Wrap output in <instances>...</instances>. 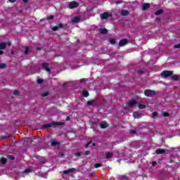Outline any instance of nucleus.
<instances>
[{"label":"nucleus","mask_w":180,"mask_h":180,"mask_svg":"<svg viewBox=\"0 0 180 180\" xmlns=\"http://www.w3.org/2000/svg\"><path fill=\"white\" fill-rule=\"evenodd\" d=\"M25 174H30V172H32V169L28 168L24 171Z\"/></svg>","instance_id":"72a5a7b5"},{"label":"nucleus","mask_w":180,"mask_h":180,"mask_svg":"<svg viewBox=\"0 0 180 180\" xmlns=\"http://www.w3.org/2000/svg\"><path fill=\"white\" fill-rule=\"evenodd\" d=\"M75 155L76 157H81V155H82V153L81 152H76V153L75 154Z\"/></svg>","instance_id":"e433bc0d"},{"label":"nucleus","mask_w":180,"mask_h":180,"mask_svg":"<svg viewBox=\"0 0 180 180\" xmlns=\"http://www.w3.org/2000/svg\"><path fill=\"white\" fill-rule=\"evenodd\" d=\"M158 116V112H154L152 114V117L154 119V117H157Z\"/></svg>","instance_id":"2f4dec72"},{"label":"nucleus","mask_w":180,"mask_h":180,"mask_svg":"<svg viewBox=\"0 0 180 180\" xmlns=\"http://www.w3.org/2000/svg\"><path fill=\"white\" fill-rule=\"evenodd\" d=\"M131 134H136V133H137V131L136 130H132L130 131Z\"/></svg>","instance_id":"a18cd8bd"},{"label":"nucleus","mask_w":180,"mask_h":180,"mask_svg":"<svg viewBox=\"0 0 180 180\" xmlns=\"http://www.w3.org/2000/svg\"><path fill=\"white\" fill-rule=\"evenodd\" d=\"M100 127L101 129H106V127H108V123H106V122L105 121L101 122L100 124Z\"/></svg>","instance_id":"dca6fc26"},{"label":"nucleus","mask_w":180,"mask_h":180,"mask_svg":"<svg viewBox=\"0 0 180 180\" xmlns=\"http://www.w3.org/2000/svg\"><path fill=\"white\" fill-rule=\"evenodd\" d=\"M70 9H75V8H78L79 6V3L77 1H72L68 5Z\"/></svg>","instance_id":"39448f33"},{"label":"nucleus","mask_w":180,"mask_h":180,"mask_svg":"<svg viewBox=\"0 0 180 180\" xmlns=\"http://www.w3.org/2000/svg\"><path fill=\"white\" fill-rule=\"evenodd\" d=\"M148 8H150V4H148V3L144 4H143V6H142V9H143V11H147V9H148Z\"/></svg>","instance_id":"a211bd4d"},{"label":"nucleus","mask_w":180,"mask_h":180,"mask_svg":"<svg viewBox=\"0 0 180 180\" xmlns=\"http://www.w3.org/2000/svg\"><path fill=\"white\" fill-rule=\"evenodd\" d=\"M120 180H129V177H127V176L122 174L120 176V177L119 178Z\"/></svg>","instance_id":"4be33fe9"},{"label":"nucleus","mask_w":180,"mask_h":180,"mask_svg":"<svg viewBox=\"0 0 180 180\" xmlns=\"http://www.w3.org/2000/svg\"><path fill=\"white\" fill-rule=\"evenodd\" d=\"M162 116H164L165 117H168V116H169V113L167 112H163L162 113Z\"/></svg>","instance_id":"7c9ffc66"},{"label":"nucleus","mask_w":180,"mask_h":180,"mask_svg":"<svg viewBox=\"0 0 180 180\" xmlns=\"http://www.w3.org/2000/svg\"><path fill=\"white\" fill-rule=\"evenodd\" d=\"M49 20H51V19H54V15H49L48 17Z\"/></svg>","instance_id":"37998d69"},{"label":"nucleus","mask_w":180,"mask_h":180,"mask_svg":"<svg viewBox=\"0 0 180 180\" xmlns=\"http://www.w3.org/2000/svg\"><path fill=\"white\" fill-rule=\"evenodd\" d=\"M116 4H117V5H119L120 4H122V1H118L116 2Z\"/></svg>","instance_id":"09e8293b"},{"label":"nucleus","mask_w":180,"mask_h":180,"mask_svg":"<svg viewBox=\"0 0 180 180\" xmlns=\"http://www.w3.org/2000/svg\"><path fill=\"white\" fill-rule=\"evenodd\" d=\"M143 72L141 70L138 71V74L140 75Z\"/></svg>","instance_id":"8fccbe9b"},{"label":"nucleus","mask_w":180,"mask_h":180,"mask_svg":"<svg viewBox=\"0 0 180 180\" xmlns=\"http://www.w3.org/2000/svg\"><path fill=\"white\" fill-rule=\"evenodd\" d=\"M100 33L101 34H106V33H108V30L106 28H101Z\"/></svg>","instance_id":"6ab92c4d"},{"label":"nucleus","mask_w":180,"mask_h":180,"mask_svg":"<svg viewBox=\"0 0 180 180\" xmlns=\"http://www.w3.org/2000/svg\"><path fill=\"white\" fill-rule=\"evenodd\" d=\"M13 94L16 95V96L19 95V91L15 90L14 92H13Z\"/></svg>","instance_id":"79ce46f5"},{"label":"nucleus","mask_w":180,"mask_h":180,"mask_svg":"<svg viewBox=\"0 0 180 180\" xmlns=\"http://www.w3.org/2000/svg\"><path fill=\"white\" fill-rule=\"evenodd\" d=\"M172 79L173 81H178V79H179V76L177 75H174L172 76Z\"/></svg>","instance_id":"b1692460"},{"label":"nucleus","mask_w":180,"mask_h":180,"mask_svg":"<svg viewBox=\"0 0 180 180\" xmlns=\"http://www.w3.org/2000/svg\"><path fill=\"white\" fill-rule=\"evenodd\" d=\"M4 54V52L2 51H0V56H2Z\"/></svg>","instance_id":"603ef678"},{"label":"nucleus","mask_w":180,"mask_h":180,"mask_svg":"<svg viewBox=\"0 0 180 180\" xmlns=\"http://www.w3.org/2000/svg\"><path fill=\"white\" fill-rule=\"evenodd\" d=\"M37 51H40V50H41L40 48H37Z\"/></svg>","instance_id":"5fc2aeb1"},{"label":"nucleus","mask_w":180,"mask_h":180,"mask_svg":"<svg viewBox=\"0 0 180 180\" xmlns=\"http://www.w3.org/2000/svg\"><path fill=\"white\" fill-rule=\"evenodd\" d=\"M128 105L129 108H132V106H136V105H137V101L130 100Z\"/></svg>","instance_id":"1a4fd4ad"},{"label":"nucleus","mask_w":180,"mask_h":180,"mask_svg":"<svg viewBox=\"0 0 180 180\" xmlns=\"http://www.w3.org/2000/svg\"><path fill=\"white\" fill-rule=\"evenodd\" d=\"M127 43H129L127 39H123L120 41L119 46H120V47H123V46H126V44H127Z\"/></svg>","instance_id":"6e6552de"},{"label":"nucleus","mask_w":180,"mask_h":180,"mask_svg":"<svg viewBox=\"0 0 180 180\" xmlns=\"http://www.w3.org/2000/svg\"><path fill=\"white\" fill-rule=\"evenodd\" d=\"M91 144V142H88L86 145H85V148H88V147H89V145Z\"/></svg>","instance_id":"49530a36"},{"label":"nucleus","mask_w":180,"mask_h":180,"mask_svg":"<svg viewBox=\"0 0 180 180\" xmlns=\"http://www.w3.org/2000/svg\"><path fill=\"white\" fill-rule=\"evenodd\" d=\"M129 13V11L127 10H124V9L121 10V13H120L121 16H127Z\"/></svg>","instance_id":"ddd939ff"},{"label":"nucleus","mask_w":180,"mask_h":180,"mask_svg":"<svg viewBox=\"0 0 180 180\" xmlns=\"http://www.w3.org/2000/svg\"><path fill=\"white\" fill-rule=\"evenodd\" d=\"M11 54H15V53L13 52V51H11Z\"/></svg>","instance_id":"6e6d98bb"},{"label":"nucleus","mask_w":180,"mask_h":180,"mask_svg":"<svg viewBox=\"0 0 180 180\" xmlns=\"http://www.w3.org/2000/svg\"><path fill=\"white\" fill-rule=\"evenodd\" d=\"M7 157L8 160H11V161H13L15 160V157H13V155H8Z\"/></svg>","instance_id":"473e14b6"},{"label":"nucleus","mask_w":180,"mask_h":180,"mask_svg":"<svg viewBox=\"0 0 180 180\" xmlns=\"http://www.w3.org/2000/svg\"><path fill=\"white\" fill-rule=\"evenodd\" d=\"M25 56H27L29 54V46H25Z\"/></svg>","instance_id":"c756f323"},{"label":"nucleus","mask_w":180,"mask_h":180,"mask_svg":"<svg viewBox=\"0 0 180 180\" xmlns=\"http://www.w3.org/2000/svg\"><path fill=\"white\" fill-rule=\"evenodd\" d=\"M81 20V17H75L71 20L72 23H78Z\"/></svg>","instance_id":"9b49d317"},{"label":"nucleus","mask_w":180,"mask_h":180,"mask_svg":"<svg viewBox=\"0 0 180 180\" xmlns=\"http://www.w3.org/2000/svg\"><path fill=\"white\" fill-rule=\"evenodd\" d=\"M63 28H64V24L60 23L57 26H53L52 27V30L53 32H57V30H59L60 29H63Z\"/></svg>","instance_id":"0eeeda50"},{"label":"nucleus","mask_w":180,"mask_h":180,"mask_svg":"<svg viewBox=\"0 0 180 180\" xmlns=\"http://www.w3.org/2000/svg\"><path fill=\"white\" fill-rule=\"evenodd\" d=\"M6 44H7V46H8V47L11 46V42H8V43H6Z\"/></svg>","instance_id":"3c124183"},{"label":"nucleus","mask_w":180,"mask_h":180,"mask_svg":"<svg viewBox=\"0 0 180 180\" xmlns=\"http://www.w3.org/2000/svg\"><path fill=\"white\" fill-rule=\"evenodd\" d=\"M41 65H42V68L44 70H45V71H47V72H49V74H50V72L51 71V69L49 68V67H50V64L47 63H42Z\"/></svg>","instance_id":"423d86ee"},{"label":"nucleus","mask_w":180,"mask_h":180,"mask_svg":"<svg viewBox=\"0 0 180 180\" xmlns=\"http://www.w3.org/2000/svg\"><path fill=\"white\" fill-rule=\"evenodd\" d=\"M94 103H95V100H91L87 101V105H89V106H92V105H94Z\"/></svg>","instance_id":"a878e982"},{"label":"nucleus","mask_w":180,"mask_h":180,"mask_svg":"<svg viewBox=\"0 0 180 180\" xmlns=\"http://www.w3.org/2000/svg\"><path fill=\"white\" fill-rule=\"evenodd\" d=\"M57 126H64V122H51L43 125V129H50V127H57Z\"/></svg>","instance_id":"f257e3e1"},{"label":"nucleus","mask_w":180,"mask_h":180,"mask_svg":"<svg viewBox=\"0 0 180 180\" xmlns=\"http://www.w3.org/2000/svg\"><path fill=\"white\" fill-rule=\"evenodd\" d=\"M94 167H95L96 168H100V167H102V164H101V163H96V164L94 165Z\"/></svg>","instance_id":"f704fd0d"},{"label":"nucleus","mask_w":180,"mask_h":180,"mask_svg":"<svg viewBox=\"0 0 180 180\" xmlns=\"http://www.w3.org/2000/svg\"><path fill=\"white\" fill-rule=\"evenodd\" d=\"M112 14L109 13L108 12H104L100 15V18H101V19H102V20H105L108 19V18H112Z\"/></svg>","instance_id":"7ed1b4c3"},{"label":"nucleus","mask_w":180,"mask_h":180,"mask_svg":"<svg viewBox=\"0 0 180 180\" xmlns=\"http://www.w3.org/2000/svg\"><path fill=\"white\" fill-rule=\"evenodd\" d=\"M37 84H43L44 81L41 79H37Z\"/></svg>","instance_id":"4c0bfd02"},{"label":"nucleus","mask_w":180,"mask_h":180,"mask_svg":"<svg viewBox=\"0 0 180 180\" xmlns=\"http://www.w3.org/2000/svg\"><path fill=\"white\" fill-rule=\"evenodd\" d=\"M133 116H134V119H140V117H141V114H140L137 112H134L133 113Z\"/></svg>","instance_id":"f3484780"},{"label":"nucleus","mask_w":180,"mask_h":180,"mask_svg":"<svg viewBox=\"0 0 180 180\" xmlns=\"http://www.w3.org/2000/svg\"><path fill=\"white\" fill-rule=\"evenodd\" d=\"M60 144H61V143H60L59 141H56V140H53L51 143V146H52V147H54L56 146H60Z\"/></svg>","instance_id":"4468645a"},{"label":"nucleus","mask_w":180,"mask_h":180,"mask_svg":"<svg viewBox=\"0 0 180 180\" xmlns=\"http://www.w3.org/2000/svg\"><path fill=\"white\" fill-rule=\"evenodd\" d=\"M4 68H6V64H5V63H0V69L2 70Z\"/></svg>","instance_id":"c85d7f7f"},{"label":"nucleus","mask_w":180,"mask_h":180,"mask_svg":"<svg viewBox=\"0 0 180 180\" xmlns=\"http://www.w3.org/2000/svg\"><path fill=\"white\" fill-rule=\"evenodd\" d=\"M74 171H75V168H71L68 170H64L63 174L65 175H68V174H72V172H74Z\"/></svg>","instance_id":"9d476101"},{"label":"nucleus","mask_w":180,"mask_h":180,"mask_svg":"<svg viewBox=\"0 0 180 180\" xmlns=\"http://www.w3.org/2000/svg\"><path fill=\"white\" fill-rule=\"evenodd\" d=\"M138 108L139 109H146V105L139 104Z\"/></svg>","instance_id":"cd10ccee"},{"label":"nucleus","mask_w":180,"mask_h":180,"mask_svg":"<svg viewBox=\"0 0 180 180\" xmlns=\"http://www.w3.org/2000/svg\"><path fill=\"white\" fill-rule=\"evenodd\" d=\"M24 4H27V0H22Z\"/></svg>","instance_id":"de8ad7c7"},{"label":"nucleus","mask_w":180,"mask_h":180,"mask_svg":"<svg viewBox=\"0 0 180 180\" xmlns=\"http://www.w3.org/2000/svg\"><path fill=\"white\" fill-rule=\"evenodd\" d=\"M112 157H113V153L108 152L105 154V158H107V160H109V158H112Z\"/></svg>","instance_id":"412c9836"},{"label":"nucleus","mask_w":180,"mask_h":180,"mask_svg":"<svg viewBox=\"0 0 180 180\" xmlns=\"http://www.w3.org/2000/svg\"><path fill=\"white\" fill-rule=\"evenodd\" d=\"M66 120H70V117H69V116H68V117H66Z\"/></svg>","instance_id":"864d4df0"},{"label":"nucleus","mask_w":180,"mask_h":180,"mask_svg":"<svg viewBox=\"0 0 180 180\" xmlns=\"http://www.w3.org/2000/svg\"><path fill=\"white\" fill-rule=\"evenodd\" d=\"M86 81V79H85V78L81 79L80 83L82 84V83L85 82Z\"/></svg>","instance_id":"a19ab883"},{"label":"nucleus","mask_w":180,"mask_h":180,"mask_svg":"<svg viewBox=\"0 0 180 180\" xmlns=\"http://www.w3.org/2000/svg\"><path fill=\"white\" fill-rule=\"evenodd\" d=\"M164 11L162 10H158L155 13V16H158V15H161Z\"/></svg>","instance_id":"bb28decb"},{"label":"nucleus","mask_w":180,"mask_h":180,"mask_svg":"<svg viewBox=\"0 0 180 180\" xmlns=\"http://www.w3.org/2000/svg\"><path fill=\"white\" fill-rule=\"evenodd\" d=\"M174 49H180V44L174 46Z\"/></svg>","instance_id":"ea45409f"},{"label":"nucleus","mask_w":180,"mask_h":180,"mask_svg":"<svg viewBox=\"0 0 180 180\" xmlns=\"http://www.w3.org/2000/svg\"><path fill=\"white\" fill-rule=\"evenodd\" d=\"M155 153H156V154H158V155L165 154L166 150H165V149L159 148V149L156 150Z\"/></svg>","instance_id":"f8f14e48"},{"label":"nucleus","mask_w":180,"mask_h":180,"mask_svg":"<svg viewBox=\"0 0 180 180\" xmlns=\"http://www.w3.org/2000/svg\"><path fill=\"white\" fill-rule=\"evenodd\" d=\"M143 94L148 98H153V96H155V95H157V91L151 89H146Z\"/></svg>","instance_id":"f03ea898"},{"label":"nucleus","mask_w":180,"mask_h":180,"mask_svg":"<svg viewBox=\"0 0 180 180\" xmlns=\"http://www.w3.org/2000/svg\"><path fill=\"white\" fill-rule=\"evenodd\" d=\"M49 95H50V93L49 91H46V92H43L41 94V96L42 98H46V96H49Z\"/></svg>","instance_id":"5701e85b"},{"label":"nucleus","mask_w":180,"mask_h":180,"mask_svg":"<svg viewBox=\"0 0 180 180\" xmlns=\"http://www.w3.org/2000/svg\"><path fill=\"white\" fill-rule=\"evenodd\" d=\"M82 95L84 98H88V96H89V92L86 90H84L82 92Z\"/></svg>","instance_id":"aec40b11"},{"label":"nucleus","mask_w":180,"mask_h":180,"mask_svg":"<svg viewBox=\"0 0 180 180\" xmlns=\"http://www.w3.org/2000/svg\"><path fill=\"white\" fill-rule=\"evenodd\" d=\"M0 161H1V164H3L4 165H5V164H6V162H7V160H6V158H1V160H0Z\"/></svg>","instance_id":"393cba45"},{"label":"nucleus","mask_w":180,"mask_h":180,"mask_svg":"<svg viewBox=\"0 0 180 180\" xmlns=\"http://www.w3.org/2000/svg\"><path fill=\"white\" fill-rule=\"evenodd\" d=\"M89 154H91V151H89V150H86L84 153V155H89Z\"/></svg>","instance_id":"58836bf2"},{"label":"nucleus","mask_w":180,"mask_h":180,"mask_svg":"<svg viewBox=\"0 0 180 180\" xmlns=\"http://www.w3.org/2000/svg\"><path fill=\"white\" fill-rule=\"evenodd\" d=\"M110 44H116V41L115 40V39H111L110 40Z\"/></svg>","instance_id":"c9c22d12"},{"label":"nucleus","mask_w":180,"mask_h":180,"mask_svg":"<svg viewBox=\"0 0 180 180\" xmlns=\"http://www.w3.org/2000/svg\"><path fill=\"white\" fill-rule=\"evenodd\" d=\"M174 72L172 71H163L161 72V75L162 77H163V78H168V77H171V75H173Z\"/></svg>","instance_id":"20e7f679"},{"label":"nucleus","mask_w":180,"mask_h":180,"mask_svg":"<svg viewBox=\"0 0 180 180\" xmlns=\"http://www.w3.org/2000/svg\"><path fill=\"white\" fill-rule=\"evenodd\" d=\"M152 165L153 167H155L157 165V162L156 161L152 162Z\"/></svg>","instance_id":"c03bdc74"},{"label":"nucleus","mask_w":180,"mask_h":180,"mask_svg":"<svg viewBox=\"0 0 180 180\" xmlns=\"http://www.w3.org/2000/svg\"><path fill=\"white\" fill-rule=\"evenodd\" d=\"M6 46H8V44L6 42H3L0 44V50H5L6 49Z\"/></svg>","instance_id":"2eb2a0df"}]
</instances>
